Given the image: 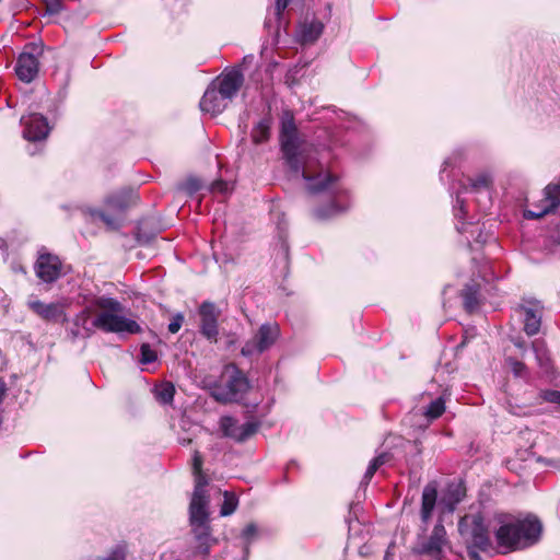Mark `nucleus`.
Wrapping results in <instances>:
<instances>
[{"label":"nucleus","mask_w":560,"mask_h":560,"mask_svg":"<svg viewBox=\"0 0 560 560\" xmlns=\"http://www.w3.org/2000/svg\"><path fill=\"white\" fill-rule=\"evenodd\" d=\"M438 498V487L435 482H429L422 491L421 499V520L423 523H428L431 518L432 512L435 508Z\"/></svg>","instance_id":"nucleus-22"},{"label":"nucleus","mask_w":560,"mask_h":560,"mask_svg":"<svg viewBox=\"0 0 560 560\" xmlns=\"http://www.w3.org/2000/svg\"><path fill=\"white\" fill-rule=\"evenodd\" d=\"M476 242L478 243H485L486 242V237L482 236V233L479 232L478 236L475 238Z\"/></svg>","instance_id":"nucleus-46"},{"label":"nucleus","mask_w":560,"mask_h":560,"mask_svg":"<svg viewBox=\"0 0 560 560\" xmlns=\"http://www.w3.org/2000/svg\"><path fill=\"white\" fill-rule=\"evenodd\" d=\"M138 201L139 195L137 190L126 187L109 194L105 198L104 205L113 213L96 208H89L88 213L93 220L102 221L108 229L118 230L121 225V214L136 206Z\"/></svg>","instance_id":"nucleus-6"},{"label":"nucleus","mask_w":560,"mask_h":560,"mask_svg":"<svg viewBox=\"0 0 560 560\" xmlns=\"http://www.w3.org/2000/svg\"><path fill=\"white\" fill-rule=\"evenodd\" d=\"M21 124L24 139L33 143L45 141L51 129L47 118L37 113L22 116Z\"/></svg>","instance_id":"nucleus-16"},{"label":"nucleus","mask_w":560,"mask_h":560,"mask_svg":"<svg viewBox=\"0 0 560 560\" xmlns=\"http://www.w3.org/2000/svg\"><path fill=\"white\" fill-rule=\"evenodd\" d=\"M46 7V13L52 15L61 11L62 5L60 0H42Z\"/></svg>","instance_id":"nucleus-38"},{"label":"nucleus","mask_w":560,"mask_h":560,"mask_svg":"<svg viewBox=\"0 0 560 560\" xmlns=\"http://www.w3.org/2000/svg\"><path fill=\"white\" fill-rule=\"evenodd\" d=\"M202 457L198 451H195L192 456V474L195 476V489L192 497H208L206 486L208 485L207 477L201 471Z\"/></svg>","instance_id":"nucleus-24"},{"label":"nucleus","mask_w":560,"mask_h":560,"mask_svg":"<svg viewBox=\"0 0 560 560\" xmlns=\"http://www.w3.org/2000/svg\"><path fill=\"white\" fill-rule=\"evenodd\" d=\"M324 31V24L319 20L304 22L299 28V39L303 45L315 43Z\"/></svg>","instance_id":"nucleus-23"},{"label":"nucleus","mask_w":560,"mask_h":560,"mask_svg":"<svg viewBox=\"0 0 560 560\" xmlns=\"http://www.w3.org/2000/svg\"><path fill=\"white\" fill-rule=\"evenodd\" d=\"M35 273L45 283H54L63 275V264L60 258L50 253L39 254L34 266Z\"/></svg>","instance_id":"nucleus-15"},{"label":"nucleus","mask_w":560,"mask_h":560,"mask_svg":"<svg viewBox=\"0 0 560 560\" xmlns=\"http://www.w3.org/2000/svg\"><path fill=\"white\" fill-rule=\"evenodd\" d=\"M158 359L155 350H153L150 345L143 343L140 348V363L141 364H150L155 362Z\"/></svg>","instance_id":"nucleus-33"},{"label":"nucleus","mask_w":560,"mask_h":560,"mask_svg":"<svg viewBox=\"0 0 560 560\" xmlns=\"http://www.w3.org/2000/svg\"><path fill=\"white\" fill-rule=\"evenodd\" d=\"M445 411V400L444 398L438 397L436 399L432 400L429 406L425 408L423 415L429 420H435L440 418Z\"/></svg>","instance_id":"nucleus-31"},{"label":"nucleus","mask_w":560,"mask_h":560,"mask_svg":"<svg viewBox=\"0 0 560 560\" xmlns=\"http://www.w3.org/2000/svg\"><path fill=\"white\" fill-rule=\"evenodd\" d=\"M259 427V421H247L241 424L235 418L231 416H223L219 420V428L223 436L237 443L247 441L258 431Z\"/></svg>","instance_id":"nucleus-12"},{"label":"nucleus","mask_w":560,"mask_h":560,"mask_svg":"<svg viewBox=\"0 0 560 560\" xmlns=\"http://www.w3.org/2000/svg\"><path fill=\"white\" fill-rule=\"evenodd\" d=\"M271 118H261L252 129L250 138L255 144H261L268 141L270 137Z\"/></svg>","instance_id":"nucleus-26"},{"label":"nucleus","mask_w":560,"mask_h":560,"mask_svg":"<svg viewBox=\"0 0 560 560\" xmlns=\"http://www.w3.org/2000/svg\"><path fill=\"white\" fill-rule=\"evenodd\" d=\"M506 363L509 364L512 373L516 377H524L527 374V368L523 362H521L516 359H513V358H508Z\"/></svg>","instance_id":"nucleus-34"},{"label":"nucleus","mask_w":560,"mask_h":560,"mask_svg":"<svg viewBox=\"0 0 560 560\" xmlns=\"http://www.w3.org/2000/svg\"><path fill=\"white\" fill-rule=\"evenodd\" d=\"M178 441L183 445H188L191 442V439H179Z\"/></svg>","instance_id":"nucleus-47"},{"label":"nucleus","mask_w":560,"mask_h":560,"mask_svg":"<svg viewBox=\"0 0 560 560\" xmlns=\"http://www.w3.org/2000/svg\"><path fill=\"white\" fill-rule=\"evenodd\" d=\"M539 396L544 401L553 404L560 408V392L559 390H552V389L541 390Z\"/></svg>","instance_id":"nucleus-36"},{"label":"nucleus","mask_w":560,"mask_h":560,"mask_svg":"<svg viewBox=\"0 0 560 560\" xmlns=\"http://www.w3.org/2000/svg\"><path fill=\"white\" fill-rule=\"evenodd\" d=\"M514 346L522 351V354L526 351V343L521 338H516L513 340Z\"/></svg>","instance_id":"nucleus-44"},{"label":"nucleus","mask_w":560,"mask_h":560,"mask_svg":"<svg viewBox=\"0 0 560 560\" xmlns=\"http://www.w3.org/2000/svg\"><path fill=\"white\" fill-rule=\"evenodd\" d=\"M175 388L171 383H164L154 389L155 399L162 405H168L173 401Z\"/></svg>","instance_id":"nucleus-30"},{"label":"nucleus","mask_w":560,"mask_h":560,"mask_svg":"<svg viewBox=\"0 0 560 560\" xmlns=\"http://www.w3.org/2000/svg\"><path fill=\"white\" fill-rule=\"evenodd\" d=\"M230 190V184L224 180H215L211 184V191L226 194Z\"/></svg>","instance_id":"nucleus-40"},{"label":"nucleus","mask_w":560,"mask_h":560,"mask_svg":"<svg viewBox=\"0 0 560 560\" xmlns=\"http://www.w3.org/2000/svg\"><path fill=\"white\" fill-rule=\"evenodd\" d=\"M290 0H276V14L280 16L283 10L288 7Z\"/></svg>","instance_id":"nucleus-42"},{"label":"nucleus","mask_w":560,"mask_h":560,"mask_svg":"<svg viewBox=\"0 0 560 560\" xmlns=\"http://www.w3.org/2000/svg\"><path fill=\"white\" fill-rule=\"evenodd\" d=\"M452 165H453V162H452L451 158L446 159L443 162V166H442V170H441V179L442 180L444 179V174L446 173L447 168L451 167Z\"/></svg>","instance_id":"nucleus-43"},{"label":"nucleus","mask_w":560,"mask_h":560,"mask_svg":"<svg viewBox=\"0 0 560 560\" xmlns=\"http://www.w3.org/2000/svg\"><path fill=\"white\" fill-rule=\"evenodd\" d=\"M544 195L538 210L528 209L524 212L526 219H539L553 212L560 206V178L556 183L547 185Z\"/></svg>","instance_id":"nucleus-19"},{"label":"nucleus","mask_w":560,"mask_h":560,"mask_svg":"<svg viewBox=\"0 0 560 560\" xmlns=\"http://www.w3.org/2000/svg\"><path fill=\"white\" fill-rule=\"evenodd\" d=\"M230 103L231 101L222 95L215 85L210 84L205 91L199 106L202 112L217 116L221 114Z\"/></svg>","instance_id":"nucleus-21"},{"label":"nucleus","mask_w":560,"mask_h":560,"mask_svg":"<svg viewBox=\"0 0 560 560\" xmlns=\"http://www.w3.org/2000/svg\"><path fill=\"white\" fill-rule=\"evenodd\" d=\"M390 458H392V455L386 452L381 453L376 457H374L370 462L361 483L368 485L371 481V479L373 478L374 474L377 471V469L381 466H383L385 463L389 462Z\"/></svg>","instance_id":"nucleus-28"},{"label":"nucleus","mask_w":560,"mask_h":560,"mask_svg":"<svg viewBox=\"0 0 560 560\" xmlns=\"http://www.w3.org/2000/svg\"><path fill=\"white\" fill-rule=\"evenodd\" d=\"M249 389L245 374L235 365L224 366L220 381L210 386L211 397L222 404L241 401Z\"/></svg>","instance_id":"nucleus-7"},{"label":"nucleus","mask_w":560,"mask_h":560,"mask_svg":"<svg viewBox=\"0 0 560 560\" xmlns=\"http://www.w3.org/2000/svg\"><path fill=\"white\" fill-rule=\"evenodd\" d=\"M468 556L470 560H482L477 550L469 548Z\"/></svg>","instance_id":"nucleus-45"},{"label":"nucleus","mask_w":560,"mask_h":560,"mask_svg":"<svg viewBox=\"0 0 560 560\" xmlns=\"http://www.w3.org/2000/svg\"><path fill=\"white\" fill-rule=\"evenodd\" d=\"M27 151H28V153H30L31 155H34V154L36 153V151H35V150H32L31 148H28V149H27Z\"/></svg>","instance_id":"nucleus-49"},{"label":"nucleus","mask_w":560,"mask_h":560,"mask_svg":"<svg viewBox=\"0 0 560 560\" xmlns=\"http://www.w3.org/2000/svg\"><path fill=\"white\" fill-rule=\"evenodd\" d=\"M280 336V328L277 324H262L256 334L245 342L241 349L244 357H258L267 351Z\"/></svg>","instance_id":"nucleus-9"},{"label":"nucleus","mask_w":560,"mask_h":560,"mask_svg":"<svg viewBox=\"0 0 560 560\" xmlns=\"http://www.w3.org/2000/svg\"><path fill=\"white\" fill-rule=\"evenodd\" d=\"M465 495V491L460 488V486H456L454 489L448 490V497L452 499L451 508L452 511L454 505L459 503Z\"/></svg>","instance_id":"nucleus-37"},{"label":"nucleus","mask_w":560,"mask_h":560,"mask_svg":"<svg viewBox=\"0 0 560 560\" xmlns=\"http://www.w3.org/2000/svg\"><path fill=\"white\" fill-rule=\"evenodd\" d=\"M127 548L125 545L115 546L109 553L101 560H126Z\"/></svg>","instance_id":"nucleus-35"},{"label":"nucleus","mask_w":560,"mask_h":560,"mask_svg":"<svg viewBox=\"0 0 560 560\" xmlns=\"http://www.w3.org/2000/svg\"><path fill=\"white\" fill-rule=\"evenodd\" d=\"M223 497L224 500L221 505L220 514L221 516H229L235 512L238 504V500L234 493H231L229 491H224Z\"/></svg>","instance_id":"nucleus-32"},{"label":"nucleus","mask_w":560,"mask_h":560,"mask_svg":"<svg viewBox=\"0 0 560 560\" xmlns=\"http://www.w3.org/2000/svg\"><path fill=\"white\" fill-rule=\"evenodd\" d=\"M199 331L210 342H217L219 336V317L221 310L210 301L202 302L198 307Z\"/></svg>","instance_id":"nucleus-11"},{"label":"nucleus","mask_w":560,"mask_h":560,"mask_svg":"<svg viewBox=\"0 0 560 560\" xmlns=\"http://www.w3.org/2000/svg\"><path fill=\"white\" fill-rule=\"evenodd\" d=\"M93 305L101 311L94 317L96 329L115 334H138L141 331L136 320L121 315L124 306L118 300L106 295L94 296Z\"/></svg>","instance_id":"nucleus-4"},{"label":"nucleus","mask_w":560,"mask_h":560,"mask_svg":"<svg viewBox=\"0 0 560 560\" xmlns=\"http://www.w3.org/2000/svg\"><path fill=\"white\" fill-rule=\"evenodd\" d=\"M96 311L93 305V299L88 302L84 308L79 312L72 319V325L68 329V334L72 340L90 338L95 329L94 318H91V314Z\"/></svg>","instance_id":"nucleus-17"},{"label":"nucleus","mask_w":560,"mask_h":560,"mask_svg":"<svg viewBox=\"0 0 560 560\" xmlns=\"http://www.w3.org/2000/svg\"><path fill=\"white\" fill-rule=\"evenodd\" d=\"M27 307L46 322L63 323L68 319L65 312V305L60 302L44 303L40 300L31 296L27 300Z\"/></svg>","instance_id":"nucleus-18"},{"label":"nucleus","mask_w":560,"mask_h":560,"mask_svg":"<svg viewBox=\"0 0 560 560\" xmlns=\"http://www.w3.org/2000/svg\"><path fill=\"white\" fill-rule=\"evenodd\" d=\"M184 323V315L182 313H177L173 316L171 323L168 324V331L171 334H176L180 329Z\"/></svg>","instance_id":"nucleus-39"},{"label":"nucleus","mask_w":560,"mask_h":560,"mask_svg":"<svg viewBox=\"0 0 560 560\" xmlns=\"http://www.w3.org/2000/svg\"><path fill=\"white\" fill-rule=\"evenodd\" d=\"M516 312L523 318V329L529 337L539 332L541 327V318L544 305L535 299H524L516 307Z\"/></svg>","instance_id":"nucleus-13"},{"label":"nucleus","mask_w":560,"mask_h":560,"mask_svg":"<svg viewBox=\"0 0 560 560\" xmlns=\"http://www.w3.org/2000/svg\"><path fill=\"white\" fill-rule=\"evenodd\" d=\"M209 498L191 497L189 522L194 535V555L205 559L218 540L212 537L209 526Z\"/></svg>","instance_id":"nucleus-5"},{"label":"nucleus","mask_w":560,"mask_h":560,"mask_svg":"<svg viewBox=\"0 0 560 560\" xmlns=\"http://www.w3.org/2000/svg\"><path fill=\"white\" fill-rule=\"evenodd\" d=\"M447 535L442 522H438L433 527L431 535L418 545L416 552L419 555H425L431 557L433 560H442L443 550L447 546Z\"/></svg>","instance_id":"nucleus-14"},{"label":"nucleus","mask_w":560,"mask_h":560,"mask_svg":"<svg viewBox=\"0 0 560 560\" xmlns=\"http://www.w3.org/2000/svg\"><path fill=\"white\" fill-rule=\"evenodd\" d=\"M492 176L488 172L479 173L475 178H468L467 184L460 183L456 191V199L453 205V212L456 220V230L460 234L469 233L474 236L478 226L471 221H464L468 213L466 209L467 199L465 195H475L477 206L480 210L486 211L491 205V187Z\"/></svg>","instance_id":"nucleus-3"},{"label":"nucleus","mask_w":560,"mask_h":560,"mask_svg":"<svg viewBox=\"0 0 560 560\" xmlns=\"http://www.w3.org/2000/svg\"><path fill=\"white\" fill-rule=\"evenodd\" d=\"M243 83L244 74L240 68H233L230 71L223 72L211 82V84L215 85L219 92L231 102L236 96Z\"/></svg>","instance_id":"nucleus-20"},{"label":"nucleus","mask_w":560,"mask_h":560,"mask_svg":"<svg viewBox=\"0 0 560 560\" xmlns=\"http://www.w3.org/2000/svg\"><path fill=\"white\" fill-rule=\"evenodd\" d=\"M465 310L469 313L475 312L479 306V288L476 284H467L463 290Z\"/></svg>","instance_id":"nucleus-27"},{"label":"nucleus","mask_w":560,"mask_h":560,"mask_svg":"<svg viewBox=\"0 0 560 560\" xmlns=\"http://www.w3.org/2000/svg\"><path fill=\"white\" fill-rule=\"evenodd\" d=\"M69 81H70V74H69V72H67L65 74V79H63L65 85H68Z\"/></svg>","instance_id":"nucleus-48"},{"label":"nucleus","mask_w":560,"mask_h":560,"mask_svg":"<svg viewBox=\"0 0 560 560\" xmlns=\"http://www.w3.org/2000/svg\"><path fill=\"white\" fill-rule=\"evenodd\" d=\"M532 350L535 354L537 364L546 372H549L551 369V360L545 340L535 339L532 342Z\"/></svg>","instance_id":"nucleus-25"},{"label":"nucleus","mask_w":560,"mask_h":560,"mask_svg":"<svg viewBox=\"0 0 560 560\" xmlns=\"http://www.w3.org/2000/svg\"><path fill=\"white\" fill-rule=\"evenodd\" d=\"M40 55L42 48L35 43H30L24 47L15 63V73L21 81L31 83L37 77Z\"/></svg>","instance_id":"nucleus-10"},{"label":"nucleus","mask_w":560,"mask_h":560,"mask_svg":"<svg viewBox=\"0 0 560 560\" xmlns=\"http://www.w3.org/2000/svg\"><path fill=\"white\" fill-rule=\"evenodd\" d=\"M498 523L500 526L494 535L502 553L529 548L540 540L542 524L535 515L515 517L500 514Z\"/></svg>","instance_id":"nucleus-2"},{"label":"nucleus","mask_w":560,"mask_h":560,"mask_svg":"<svg viewBox=\"0 0 560 560\" xmlns=\"http://www.w3.org/2000/svg\"><path fill=\"white\" fill-rule=\"evenodd\" d=\"M280 148L285 173L290 179H303L312 194L327 192L328 203L313 210L317 220H328L350 209V191L336 175L324 168L315 151L300 137L292 112L284 110L280 121Z\"/></svg>","instance_id":"nucleus-1"},{"label":"nucleus","mask_w":560,"mask_h":560,"mask_svg":"<svg viewBox=\"0 0 560 560\" xmlns=\"http://www.w3.org/2000/svg\"><path fill=\"white\" fill-rule=\"evenodd\" d=\"M200 187H201L200 182L196 178L189 179L186 183V190L189 194H194V192L198 191L200 189Z\"/></svg>","instance_id":"nucleus-41"},{"label":"nucleus","mask_w":560,"mask_h":560,"mask_svg":"<svg viewBox=\"0 0 560 560\" xmlns=\"http://www.w3.org/2000/svg\"><path fill=\"white\" fill-rule=\"evenodd\" d=\"M390 458H392V455L386 452L381 453L376 457H374L370 462L361 483L368 485L371 481V479L373 478L374 474L377 471V469L381 466H383L385 463L389 462Z\"/></svg>","instance_id":"nucleus-29"},{"label":"nucleus","mask_w":560,"mask_h":560,"mask_svg":"<svg viewBox=\"0 0 560 560\" xmlns=\"http://www.w3.org/2000/svg\"><path fill=\"white\" fill-rule=\"evenodd\" d=\"M459 530L463 535L466 534L470 537V548L483 552L492 549L489 529L480 513L464 516L459 522Z\"/></svg>","instance_id":"nucleus-8"}]
</instances>
